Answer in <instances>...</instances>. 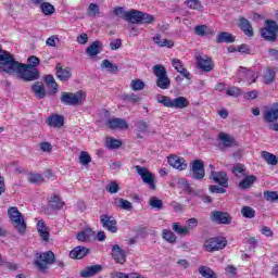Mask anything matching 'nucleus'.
Here are the masks:
<instances>
[{"mask_svg": "<svg viewBox=\"0 0 278 278\" xmlns=\"http://www.w3.org/2000/svg\"><path fill=\"white\" fill-rule=\"evenodd\" d=\"M136 127H137L138 131H140V134H144V131H147V129H149V124H147V122H144V121H139V122H137Z\"/></svg>", "mask_w": 278, "mask_h": 278, "instance_id": "338daca9", "label": "nucleus"}, {"mask_svg": "<svg viewBox=\"0 0 278 278\" xmlns=\"http://www.w3.org/2000/svg\"><path fill=\"white\" fill-rule=\"evenodd\" d=\"M218 139L224 144V149H230V147H236V139H233L231 136L220 132L218 135Z\"/></svg>", "mask_w": 278, "mask_h": 278, "instance_id": "7c9ffc66", "label": "nucleus"}, {"mask_svg": "<svg viewBox=\"0 0 278 278\" xmlns=\"http://www.w3.org/2000/svg\"><path fill=\"white\" fill-rule=\"evenodd\" d=\"M153 42L156 43L157 47L164 48L166 47L167 49H173L175 47V42L170 39H163L160 34H155L153 37Z\"/></svg>", "mask_w": 278, "mask_h": 278, "instance_id": "bb28decb", "label": "nucleus"}, {"mask_svg": "<svg viewBox=\"0 0 278 278\" xmlns=\"http://www.w3.org/2000/svg\"><path fill=\"white\" fill-rule=\"evenodd\" d=\"M199 273L202 275L204 278H216V275L214 274V270L207 266H200L199 267Z\"/></svg>", "mask_w": 278, "mask_h": 278, "instance_id": "49530a36", "label": "nucleus"}, {"mask_svg": "<svg viewBox=\"0 0 278 278\" xmlns=\"http://www.w3.org/2000/svg\"><path fill=\"white\" fill-rule=\"evenodd\" d=\"M28 181L30 184H43L45 182V177H42L41 174L30 173L28 175Z\"/></svg>", "mask_w": 278, "mask_h": 278, "instance_id": "3c124183", "label": "nucleus"}, {"mask_svg": "<svg viewBox=\"0 0 278 278\" xmlns=\"http://www.w3.org/2000/svg\"><path fill=\"white\" fill-rule=\"evenodd\" d=\"M186 227L190 233V231H192V229H197V227H199V219L192 217V218H189L187 222H186Z\"/></svg>", "mask_w": 278, "mask_h": 278, "instance_id": "e2e57ef3", "label": "nucleus"}, {"mask_svg": "<svg viewBox=\"0 0 278 278\" xmlns=\"http://www.w3.org/2000/svg\"><path fill=\"white\" fill-rule=\"evenodd\" d=\"M195 60L200 71H203L204 73H210L214 71V63L212 62V58L207 55L203 56L200 53H195Z\"/></svg>", "mask_w": 278, "mask_h": 278, "instance_id": "ddd939ff", "label": "nucleus"}, {"mask_svg": "<svg viewBox=\"0 0 278 278\" xmlns=\"http://www.w3.org/2000/svg\"><path fill=\"white\" fill-rule=\"evenodd\" d=\"M101 68H108L109 73H116L118 71V66L114 65L110 60H103Z\"/></svg>", "mask_w": 278, "mask_h": 278, "instance_id": "6e6d98bb", "label": "nucleus"}, {"mask_svg": "<svg viewBox=\"0 0 278 278\" xmlns=\"http://www.w3.org/2000/svg\"><path fill=\"white\" fill-rule=\"evenodd\" d=\"M153 73L156 77V86L161 90H168L170 88V78H168V72L162 64L153 66Z\"/></svg>", "mask_w": 278, "mask_h": 278, "instance_id": "20e7f679", "label": "nucleus"}, {"mask_svg": "<svg viewBox=\"0 0 278 278\" xmlns=\"http://www.w3.org/2000/svg\"><path fill=\"white\" fill-rule=\"evenodd\" d=\"M112 278H142V276L138 275L137 273H131V274H125L121 271H113L111 274Z\"/></svg>", "mask_w": 278, "mask_h": 278, "instance_id": "a18cd8bd", "label": "nucleus"}, {"mask_svg": "<svg viewBox=\"0 0 278 278\" xmlns=\"http://www.w3.org/2000/svg\"><path fill=\"white\" fill-rule=\"evenodd\" d=\"M31 90L37 99H45V97H47V90H45V86L38 81L33 85Z\"/></svg>", "mask_w": 278, "mask_h": 278, "instance_id": "f704fd0d", "label": "nucleus"}, {"mask_svg": "<svg viewBox=\"0 0 278 278\" xmlns=\"http://www.w3.org/2000/svg\"><path fill=\"white\" fill-rule=\"evenodd\" d=\"M37 230L42 240L49 242V227L42 220L38 222Z\"/></svg>", "mask_w": 278, "mask_h": 278, "instance_id": "473e14b6", "label": "nucleus"}, {"mask_svg": "<svg viewBox=\"0 0 278 278\" xmlns=\"http://www.w3.org/2000/svg\"><path fill=\"white\" fill-rule=\"evenodd\" d=\"M48 127H53L54 129H60L64 127V116L60 114H52L46 121Z\"/></svg>", "mask_w": 278, "mask_h": 278, "instance_id": "a211bd4d", "label": "nucleus"}, {"mask_svg": "<svg viewBox=\"0 0 278 278\" xmlns=\"http://www.w3.org/2000/svg\"><path fill=\"white\" fill-rule=\"evenodd\" d=\"M275 77H277V72H275V68H267L263 76V84L266 86L273 84V81H275Z\"/></svg>", "mask_w": 278, "mask_h": 278, "instance_id": "4c0bfd02", "label": "nucleus"}, {"mask_svg": "<svg viewBox=\"0 0 278 278\" xmlns=\"http://www.w3.org/2000/svg\"><path fill=\"white\" fill-rule=\"evenodd\" d=\"M278 25L273 20L265 21V27L261 29V36L268 42H275L277 40Z\"/></svg>", "mask_w": 278, "mask_h": 278, "instance_id": "1a4fd4ad", "label": "nucleus"}, {"mask_svg": "<svg viewBox=\"0 0 278 278\" xmlns=\"http://www.w3.org/2000/svg\"><path fill=\"white\" fill-rule=\"evenodd\" d=\"M78 160H79V163L83 164V166H88V164L92 162V157L86 151L80 152Z\"/></svg>", "mask_w": 278, "mask_h": 278, "instance_id": "864d4df0", "label": "nucleus"}, {"mask_svg": "<svg viewBox=\"0 0 278 278\" xmlns=\"http://www.w3.org/2000/svg\"><path fill=\"white\" fill-rule=\"evenodd\" d=\"M211 179L215 181V184H218V186H222V188H229V177L227 176V173L225 172H211Z\"/></svg>", "mask_w": 278, "mask_h": 278, "instance_id": "2eb2a0df", "label": "nucleus"}, {"mask_svg": "<svg viewBox=\"0 0 278 278\" xmlns=\"http://www.w3.org/2000/svg\"><path fill=\"white\" fill-rule=\"evenodd\" d=\"M169 166L176 168L177 170H186L188 168V164H186V160L179 156H170L167 160Z\"/></svg>", "mask_w": 278, "mask_h": 278, "instance_id": "4be33fe9", "label": "nucleus"}, {"mask_svg": "<svg viewBox=\"0 0 278 278\" xmlns=\"http://www.w3.org/2000/svg\"><path fill=\"white\" fill-rule=\"evenodd\" d=\"M49 207L50 210L60 211L62 207H64V202H62V199L59 198V195H52L51 200L49 201Z\"/></svg>", "mask_w": 278, "mask_h": 278, "instance_id": "72a5a7b5", "label": "nucleus"}, {"mask_svg": "<svg viewBox=\"0 0 278 278\" xmlns=\"http://www.w3.org/2000/svg\"><path fill=\"white\" fill-rule=\"evenodd\" d=\"M162 238L163 240H166V242H169V244H175V242H177L175 232L167 229L163 230Z\"/></svg>", "mask_w": 278, "mask_h": 278, "instance_id": "79ce46f5", "label": "nucleus"}, {"mask_svg": "<svg viewBox=\"0 0 278 278\" xmlns=\"http://www.w3.org/2000/svg\"><path fill=\"white\" fill-rule=\"evenodd\" d=\"M227 247V239L224 237H213L208 238L204 242V249L208 253H214V251H220Z\"/></svg>", "mask_w": 278, "mask_h": 278, "instance_id": "9d476101", "label": "nucleus"}, {"mask_svg": "<svg viewBox=\"0 0 278 278\" xmlns=\"http://www.w3.org/2000/svg\"><path fill=\"white\" fill-rule=\"evenodd\" d=\"M172 65L174 66L175 71H177V73L184 68V63L179 59H173Z\"/></svg>", "mask_w": 278, "mask_h": 278, "instance_id": "774afa93", "label": "nucleus"}, {"mask_svg": "<svg viewBox=\"0 0 278 278\" xmlns=\"http://www.w3.org/2000/svg\"><path fill=\"white\" fill-rule=\"evenodd\" d=\"M128 18H131L132 25H153L155 23V16L138 10H132V14Z\"/></svg>", "mask_w": 278, "mask_h": 278, "instance_id": "6e6552de", "label": "nucleus"}, {"mask_svg": "<svg viewBox=\"0 0 278 278\" xmlns=\"http://www.w3.org/2000/svg\"><path fill=\"white\" fill-rule=\"evenodd\" d=\"M265 123H277L278 121V102L271 104V106L263 113Z\"/></svg>", "mask_w": 278, "mask_h": 278, "instance_id": "f3484780", "label": "nucleus"}, {"mask_svg": "<svg viewBox=\"0 0 278 278\" xmlns=\"http://www.w3.org/2000/svg\"><path fill=\"white\" fill-rule=\"evenodd\" d=\"M14 73H17L23 81H36L40 77V72L37 68L29 70L25 63H17Z\"/></svg>", "mask_w": 278, "mask_h": 278, "instance_id": "39448f33", "label": "nucleus"}, {"mask_svg": "<svg viewBox=\"0 0 278 278\" xmlns=\"http://www.w3.org/2000/svg\"><path fill=\"white\" fill-rule=\"evenodd\" d=\"M106 125L109 126V129H129L127 121L118 117L106 121Z\"/></svg>", "mask_w": 278, "mask_h": 278, "instance_id": "aec40b11", "label": "nucleus"}, {"mask_svg": "<svg viewBox=\"0 0 278 278\" xmlns=\"http://www.w3.org/2000/svg\"><path fill=\"white\" fill-rule=\"evenodd\" d=\"M113 14L115 16H119V18H124V21H127V23H131V18L129 16H131V14H134V10L125 11L123 9V7H116L113 10Z\"/></svg>", "mask_w": 278, "mask_h": 278, "instance_id": "c85d7f7f", "label": "nucleus"}, {"mask_svg": "<svg viewBox=\"0 0 278 278\" xmlns=\"http://www.w3.org/2000/svg\"><path fill=\"white\" fill-rule=\"evenodd\" d=\"M238 76L241 79H252L250 84H255L257 80V74L252 70H247L245 67H240L238 71Z\"/></svg>", "mask_w": 278, "mask_h": 278, "instance_id": "393cba45", "label": "nucleus"}, {"mask_svg": "<svg viewBox=\"0 0 278 278\" xmlns=\"http://www.w3.org/2000/svg\"><path fill=\"white\" fill-rule=\"evenodd\" d=\"M130 88L135 92H138V90H144V81H142L140 78L134 79L130 83Z\"/></svg>", "mask_w": 278, "mask_h": 278, "instance_id": "09e8293b", "label": "nucleus"}, {"mask_svg": "<svg viewBox=\"0 0 278 278\" xmlns=\"http://www.w3.org/2000/svg\"><path fill=\"white\" fill-rule=\"evenodd\" d=\"M241 214L243 218H255V211L251 206H243L241 208Z\"/></svg>", "mask_w": 278, "mask_h": 278, "instance_id": "5fc2aeb1", "label": "nucleus"}, {"mask_svg": "<svg viewBox=\"0 0 278 278\" xmlns=\"http://www.w3.org/2000/svg\"><path fill=\"white\" fill-rule=\"evenodd\" d=\"M56 77L60 79V81H68V79L72 77L73 72L71 71V67H62L61 63L56 64Z\"/></svg>", "mask_w": 278, "mask_h": 278, "instance_id": "412c9836", "label": "nucleus"}, {"mask_svg": "<svg viewBox=\"0 0 278 278\" xmlns=\"http://www.w3.org/2000/svg\"><path fill=\"white\" fill-rule=\"evenodd\" d=\"M99 14H101V11L99 9V4L97 3H90L88 9H87V15L94 17V16H99Z\"/></svg>", "mask_w": 278, "mask_h": 278, "instance_id": "de8ad7c7", "label": "nucleus"}, {"mask_svg": "<svg viewBox=\"0 0 278 278\" xmlns=\"http://www.w3.org/2000/svg\"><path fill=\"white\" fill-rule=\"evenodd\" d=\"M40 10L45 16H51L52 14H55V7H53L49 2H42L40 5Z\"/></svg>", "mask_w": 278, "mask_h": 278, "instance_id": "a19ab883", "label": "nucleus"}, {"mask_svg": "<svg viewBox=\"0 0 278 278\" xmlns=\"http://www.w3.org/2000/svg\"><path fill=\"white\" fill-rule=\"evenodd\" d=\"M238 26L242 29L245 36H249V37L253 36V26L251 25V22H249V20L244 17L239 18Z\"/></svg>", "mask_w": 278, "mask_h": 278, "instance_id": "cd10ccee", "label": "nucleus"}, {"mask_svg": "<svg viewBox=\"0 0 278 278\" xmlns=\"http://www.w3.org/2000/svg\"><path fill=\"white\" fill-rule=\"evenodd\" d=\"M185 4L190 8V10H203V4L199 0H186Z\"/></svg>", "mask_w": 278, "mask_h": 278, "instance_id": "13d9d810", "label": "nucleus"}, {"mask_svg": "<svg viewBox=\"0 0 278 278\" xmlns=\"http://www.w3.org/2000/svg\"><path fill=\"white\" fill-rule=\"evenodd\" d=\"M101 51H103V47L101 46V41H99V40L93 41V42L86 49V53H87V55H89L90 58H96V55H99V53H101Z\"/></svg>", "mask_w": 278, "mask_h": 278, "instance_id": "a878e982", "label": "nucleus"}, {"mask_svg": "<svg viewBox=\"0 0 278 278\" xmlns=\"http://www.w3.org/2000/svg\"><path fill=\"white\" fill-rule=\"evenodd\" d=\"M223 42H226V43L236 42V37H233V35L227 31L218 33L216 37V43L223 45Z\"/></svg>", "mask_w": 278, "mask_h": 278, "instance_id": "c756f323", "label": "nucleus"}, {"mask_svg": "<svg viewBox=\"0 0 278 278\" xmlns=\"http://www.w3.org/2000/svg\"><path fill=\"white\" fill-rule=\"evenodd\" d=\"M14 229H16L17 233L23 236L25 231H27V223H25V217H23V213L18 211L16 206H10L7 212Z\"/></svg>", "mask_w": 278, "mask_h": 278, "instance_id": "f03ea898", "label": "nucleus"}, {"mask_svg": "<svg viewBox=\"0 0 278 278\" xmlns=\"http://www.w3.org/2000/svg\"><path fill=\"white\" fill-rule=\"evenodd\" d=\"M60 101L63 105H81L84 101H86V94L84 92L78 91L76 93L73 92H62L60 96Z\"/></svg>", "mask_w": 278, "mask_h": 278, "instance_id": "0eeeda50", "label": "nucleus"}, {"mask_svg": "<svg viewBox=\"0 0 278 278\" xmlns=\"http://www.w3.org/2000/svg\"><path fill=\"white\" fill-rule=\"evenodd\" d=\"M27 63L28 64H26V68L35 70L36 66L40 64V59L36 55H31L28 58Z\"/></svg>", "mask_w": 278, "mask_h": 278, "instance_id": "4d7b16f0", "label": "nucleus"}, {"mask_svg": "<svg viewBox=\"0 0 278 278\" xmlns=\"http://www.w3.org/2000/svg\"><path fill=\"white\" fill-rule=\"evenodd\" d=\"M46 85L48 88L52 90V92H58V83H55V78L53 75H47L45 77Z\"/></svg>", "mask_w": 278, "mask_h": 278, "instance_id": "c03bdc74", "label": "nucleus"}, {"mask_svg": "<svg viewBox=\"0 0 278 278\" xmlns=\"http://www.w3.org/2000/svg\"><path fill=\"white\" fill-rule=\"evenodd\" d=\"M263 197L266 201H270L271 203H275V201H278L277 191H264Z\"/></svg>", "mask_w": 278, "mask_h": 278, "instance_id": "bf43d9fd", "label": "nucleus"}, {"mask_svg": "<svg viewBox=\"0 0 278 278\" xmlns=\"http://www.w3.org/2000/svg\"><path fill=\"white\" fill-rule=\"evenodd\" d=\"M116 207H121V210H126V212H131L134 210V205L128 200L123 198L115 199Z\"/></svg>", "mask_w": 278, "mask_h": 278, "instance_id": "e433bc0d", "label": "nucleus"}, {"mask_svg": "<svg viewBox=\"0 0 278 278\" xmlns=\"http://www.w3.org/2000/svg\"><path fill=\"white\" fill-rule=\"evenodd\" d=\"M189 175L192 179L201 180L205 177V165L201 160H194L191 163V168Z\"/></svg>", "mask_w": 278, "mask_h": 278, "instance_id": "f8f14e48", "label": "nucleus"}, {"mask_svg": "<svg viewBox=\"0 0 278 278\" xmlns=\"http://www.w3.org/2000/svg\"><path fill=\"white\" fill-rule=\"evenodd\" d=\"M229 51H230V53H232V51H238L239 53H245L247 55H250L251 48H249V45L242 43L241 46H238L237 49L229 50Z\"/></svg>", "mask_w": 278, "mask_h": 278, "instance_id": "69168bd1", "label": "nucleus"}, {"mask_svg": "<svg viewBox=\"0 0 278 278\" xmlns=\"http://www.w3.org/2000/svg\"><path fill=\"white\" fill-rule=\"evenodd\" d=\"M226 94L228 97H241L242 94V89L241 88H238V87H229L227 90H226Z\"/></svg>", "mask_w": 278, "mask_h": 278, "instance_id": "680f3d73", "label": "nucleus"}, {"mask_svg": "<svg viewBox=\"0 0 278 278\" xmlns=\"http://www.w3.org/2000/svg\"><path fill=\"white\" fill-rule=\"evenodd\" d=\"M261 156L263 157V160H265V162H267V164H269L270 166H277L278 165V160L277 156L268 151H262L261 152Z\"/></svg>", "mask_w": 278, "mask_h": 278, "instance_id": "58836bf2", "label": "nucleus"}, {"mask_svg": "<svg viewBox=\"0 0 278 278\" xmlns=\"http://www.w3.org/2000/svg\"><path fill=\"white\" fill-rule=\"evenodd\" d=\"M112 257L115 260L116 264H125V262H127L125 251L121 249V245L118 244L112 247Z\"/></svg>", "mask_w": 278, "mask_h": 278, "instance_id": "6ab92c4d", "label": "nucleus"}, {"mask_svg": "<svg viewBox=\"0 0 278 278\" xmlns=\"http://www.w3.org/2000/svg\"><path fill=\"white\" fill-rule=\"evenodd\" d=\"M100 223L103 229H106V231H111V233H116L118 231V223L112 216L101 215Z\"/></svg>", "mask_w": 278, "mask_h": 278, "instance_id": "4468645a", "label": "nucleus"}, {"mask_svg": "<svg viewBox=\"0 0 278 278\" xmlns=\"http://www.w3.org/2000/svg\"><path fill=\"white\" fill-rule=\"evenodd\" d=\"M101 270H103V267L101 265H92V266L86 267L83 271H80V277L83 278L94 277V275H99Z\"/></svg>", "mask_w": 278, "mask_h": 278, "instance_id": "b1692460", "label": "nucleus"}, {"mask_svg": "<svg viewBox=\"0 0 278 278\" xmlns=\"http://www.w3.org/2000/svg\"><path fill=\"white\" fill-rule=\"evenodd\" d=\"M232 173L237 177H247V168H244V165L237 163L232 166Z\"/></svg>", "mask_w": 278, "mask_h": 278, "instance_id": "37998d69", "label": "nucleus"}, {"mask_svg": "<svg viewBox=\"0 0 278 278\" xmlns=\"http://www.w3.org/2000/svg\"><path fill=\"white\" fill-rule=\"evenodd\" d=\"M122 99L123 101H128V103H138V101H140V96L135 93H131V94L124 93L122 94Z\"/></svg>", "mask_w": 278, "mask_h": 278, "instance_id": "052dcab7", "label": "nucleus"}, {"mask_svg": "<svg viewBox=\"0 0 278 278\" xmlns=\"http://www.w3.org/2000/svg\"><path fill=\"white\" fill-rule=\"evenodd\" d=\"M33 264L39 273H47L49 266L55 264V253L53 251L37 252Z\"/></svg>", "mask_w": 278, "mask_h": 278, "instance_id": "f257e3e1", "label": "nucleus"}, {"mask_svg": "<svg viewBox=\"0 0 278 278\" xmlns=\"http://www.w3.org/2000/svg\"><path fill=\"white\" fill-rule=\"evenodd\" d=\"M211 220L219 225H231V216L225 212L214 211L211 213Z\"/></svg>", "mask_w": 278, "mask_h": 278, "instance_id": "dca6fc26", "label": "nucleus"}, {"mask_svg": "<svg viewBox=\"0 0 278 278\" xmlns=\"http://www.w3.org/2000/svg\"><path fill=\"white\" fill-rule=\"evenodd\" d=\"M105 144H106L108 149H119V147H122L123 142L118 139L106 138Z\"/></svg>", "mask_w": 278, "mask_h": 278, "instance_id": "8fccbe9b", "label": "nucleus"}, {"mask_svg": "<svg viewBox=\"0 0 278 278\" xmlns=\"http://www.w3.org/2000/svg\"><path fill=\"white\" fill-rule=\"evenodd\" d=\"M257 181V177H255L254 175H245L244 179H242L239 182V188L241 190H249V188H251V186H253L255 182Z\"/></svg>", "mask_w": 278, "mask_h": 278, "instance_id": "2f4dec72", "label": "nucleus"}, {"mask_svg": "<svg viewBox=\"0 0 278 278\" xmlns=\"http://www.w3.org/2000/svg\"><path fill=\"white\" fill-rule=\"evenodd\" d=\"M149 205L152 210H162V207H164V202L155 197H152L149 201Z\"/></svg>", "mask_w": 278, "mask_h": 278, "instance_id": "603ef678", "label": "nucleus"}, {"mask_svg": "<svg viewBox=\"0 0 278 278\" xmlns=\"http://www.w3.org/2000/svg\"><path fill=\"white\" fill-rule=\"evenodd\" d=\"M135 170L140 175L143 184L150 186V190H155V175H153L147 167L140 165L135 166Z\"/></svg>", "mask_w": 278, "mask_h": 278, "instance_id": "9b49d317", "label": "nucleus"}, {"mask_svg": "<svg viewBox=\"0 0 278 278\" xmlns=\"http://www.w3.org/2000/svg\"><path fill=\"white\" fill-rule=\"evenodd\" d=\"M156 101L157 103L164 105V108H173L174 110H185V108H188L190 105V102L186 97L170 99L168 98V96L157 94Z\"/></svg>", "mask_w": 278, "mask_h": 278, "instance_id": "7ed1b4c3", "label": "nucleus"}, {"mask_svg": "<svg viewBox=\"0 0 278 278\" xmlns=\"http://www.w3.org/2000/svg\"><path fill=\"white\" fill-rule=\"evenodd\" d=\"M88 253H90L88 248L78 245L70 252V257H72V260H84Z\"/></svg>", "mask_w": 278, "mask_h": 278, "instance_id": "5701e85b", "label": "nucleus"}, {"mask_svg": "<svg viewBox=\"0 0 278 278\" xmlns=\"http://www.w3.org/2000/svg\"><path fill=\"white\" fill-rule=\"evenodd\" d=\"M16 66H18V61H15L10 52L2 50L0 53V68L9 75H14Z\"/></svg>", "mask_w": 278, "mask_h": 278, "instance_id": "423d86ee", "label": "nucleus"}, {"mask_svg": "<svg viewBox=\"0 0 278 278\" xmlns=\"http://www.w3.org/2000/svg\"><path fill=\"white\" fill-rule=\"evenodd\" d=\"M172 229L177 236H190L187 226H181V223L179 222L172 224Z\"/></svg>", "mask_w": 278, "mask_h": 278, "instance_id": "ea45409f", "label": "nucleus"}, {"mask_svg": "<svg viewBox=\"0 0 278 278\" xmlns=\"http://www.w3.org/2000/svg\"><path fill=\"white\" fill-rule=\"evenodd\" d=\"M194 34L195 36H212L214 34V30L207 27V25H198L194 27Z\"/></svg>", "mask_w": 278, "mask_h": 278, "instance_id": "c9c22d12", "label": "nucleus"}, {"mask_svg": "<svg viewBox=\"0 0 278 278\" xmlns=\"http://www.w3.org/2000/svg\"><path fill=\"white\" fill-rule=\"evenodd\" d=\"M121 190V186L116 184V181H111L109 186H106V191H109L110 194H116Z\"/></svg>", "mask_w": 278, "mask_h": 278, "instance_id": "0e129e2a", "label": "nucleus"}]
</instances>
